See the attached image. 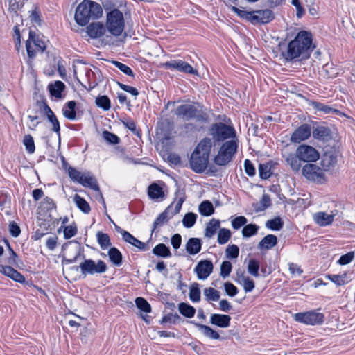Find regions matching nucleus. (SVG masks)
Segmentation results:
<instances>
[{"mask_svg":"<svg viewBox=\"0 0 355 355\" xmlns=\"http://www.w3.org/2000/svg\"><path fill=\"white\" fill-rule=\"evenodd\" d=\"M312 44L311 35L306 31H300L288 45L286 58L293 60L298 57L307 58Z\"/></svg>","mask_w":355,"mask_h":355,"instance_id":"f257e3e1","label":"nucleus"},{"mask_svg":"<svg viewBox=\"0 0 355 355\" xmlns=\"http://www.w3.org/2000/svg\"><path fill=\"white\" fill-rule=\"evenodd\" d=\"M102 15L103 9L99 3L91 0H84L76 7L74 19L78 25L84 26L90 20L98 19Z\"/></svg>","mask_w":355,"mask_h":355,"instance_id":"f03ea898","label":"nucleus"},{"mask_svg":"<svg viewBox=\"0 0 355 355\" xmlns=\"http://www.w3.org/2000/svg\"><path fill=\"white\" fill-rule=\"evenodd\" d=\"M106 30L113 36L122 35L125 28V19L123 13L118 9H114L107 14Z\"/></svg>","mask_w":355,"mask_h":355,"instance_id":"7ed1b4c3","label":"nucleus"},{"mask_svg":"<svg viewBox=\"0 0 355 355\" xmlns=\"http://www.w3.org/2000/svg\"><path fill=\"white\" fill-rule=\"evenodd\" d=\"M17 254L10 249V257L7 261L8 265L1 264L0 273L17 283L24 284L26 282L24 276L11 266L17 265Z\"/></svg>","mask_w":355,"mask_h":355,"instance_id":"20e7f679","label":"nucleus"},{"mask_svg":"<svg viewBox=\"0 0 355 355\" xmlns=\"http://www.w3.org/2000/svg\"><path fill=\"white\" fill-rule=\"evenodd\" d=\"M68 174L70 178L85 187H89L93 190L98 191L99 187L95 178L89 172H80L73 167L68 168Z\"/></svg>","mask_w":355,"mask_h":355,"instance_id":"39448f33","label":"nucleus"},{"mask_svg":"<svg viewBox=\"0 0 355 355\" xmlns=\"http://www.w3.org/2000/svg\"><path fill=\"white\" fill-rule=\"evenodd\" d=\"M237 147V142L235 140H230L225 142L214 158L216 164L225 166L228 164L236 153Z\"/></svg>","mask_w":355,"mask_h":355,"instance_id":"423d86ee","label":"nucleus"},{"mask_svg":"<svg viewBox=\"0 0 355 355\" xmlns=\"http://www.w3.org/2000/svg\"><path fill=\"white\" fill-rule=\"evenodd\" d=\"M26 48L28 57L31 58H34L37 53H42L46 49L44 37L36 35L34 31H30Z\"/></svg>","mask_w":355,"mask_h":355,"instance_id":"0eeeda50","label":"nucleus"},{"mask_svg":"<svg viewBox=\"0 0 355 355\" xmlns=\"http://www.w3.org/2000/svg\"><path fill=\"white\" fill-rule=\"evenodd\" d=\"M209 135L212 139L220 141L227 139L234 138L235 137V130L234 128L227 125L223 123L213 124L209 128Z\"/></svg>","mask_w":355,"mask_h":355,"instance_id":"6e6552de","label":"nucleus"},{"mask_svg":"<svg viewBox=\"0 0 355 355\" xmlns=\"http://www.w3.org/2000/svg\"><path fill=\"white\" fill-rule=\"evenodd\" d=\"M79 267L82 275L85 276L102 274L107 270V265L102 260L96 261L92 259H86L80 264Z\"/></svg>","mask_w":355,"mask_h":355,"instance_id":"1a4fd4ad","label":"nucleus"},{"mask_svg":"<svg viewBox=\"0 0 355 355\" xmlns=\"http://www.w3.org/2000/svg\"><path fill=\"white\" fill-rule=\"evenodd\" d=\"M295 320L309 325L320 324L324 320V315L318 311H311L306 313H298L295 315Z\"/></svg>","mask_w":355,"mask_h":355,"instance_id":"9d476101","label":"nucleus"},{"mask_svg":"<svg viewBox=\"0 0 355 355\" xmlns=\"http://www.w3.org/2000/svg\"><path fill=\"white\" fill-rule=\"evenodd\" d=\"M296 153L305 162H314L320 157V154L315 148L305 144L300 145L296 149Z\"/></svg>","mask_w":355,"mask_h":355,"instance_id":"9b49d317","label":"nucleus"},{"mask_svg":"<svg viewBox=\"0 0 355 355\" xmlns=\"http://www.w3.org/2000/svg\"><path fill=\"white\" fill-rule=\"evenodd\" d=\"M209 157L193 150L191 155L189 164L191 169L196 173H202L207 167Z\"/></svg>","mask_w":355,"mask_h":355,"instance_id":"f8f14e48","label":"nucleus"},{"mask_svg":"<svg viewBox=\"0 0 355 355\" xmlns=\"http://www.w3.org/2000/svg\"><path fill=\"white\" fill-rule=\"evenodd\" d=\"M337 210H331L330 211H320L313 214L312 218L315 224L320 227H327L331 225L334 218L337 216Z\"/></svg>","mask_w":355,"mask_h":355,"instance_id":"ddd939ff","label":"nucleus"},{"mask_svg":"<svg viewBox=\"0 0 355 355\" xmlns=\"http://www.w3.org/2000/svg\"><path fill=\"white\" fill-rule=\"evenodd\" d=\"M64 260L72 263L76 261L81 253V245L78 242L70 241L64 248Z\"/></svg>","mask_w":355,"mask_h":355,"instance_id":"4468645a","label":"nucleus"},{"mask_svg":"<svg viewBox=\"0 0 355 355\" xmlns=\"http://www.w3.org/2000/svg\"><path fill=\"white\" fill-rule=\"evenodd\" d=\"M302 171L303 175L309 180L320 182L323 179V170L315 164H306Z\"/></svg>","mask_w":355,"mask_h":355,"instance_id":"2eb2a0df","label":"nucleus"},{"mask_svg":"<svg viewBox=\"0 0 355 355\" xmlns=\"http://www.w3.org/2000/svg\"><path fill=\"white\" fill-rule=\"evenodd\" d=\"M164 65L168 69H175L180 72L191 74H197V71L194 69L191 65L180 60H171L169 62H166Z\"/></svg>","mask_w":355,"mask_h":355,"instance_id":"dca6fc26","label":"nucleus"},{"mask_svg":"<svg viewBox=\"0 0 355 355\" xmlns=\"http://www.w3.org/2000/svg\"><path fill=\"white\" fill-rule=\"evenodd\" d=\"M213 264L209 260L200 261L195 268V272L199 279L205 280L213 271Z\"/></svg>","mask_w":355,"mask_h":355,"instance_id":"f3484780","label":"nucleus"},{"mask_svg":"<svg viewBox=\"0 0 355 355\" xmlns=\"http://www.w3.org/2000/svg\"><path fill=\"white\" fill-rule=\"evenodd\" d=\"M311 135V127L304 124L298 127L291 135V141L293 143H300L309 139Z\"/></svg>","mask_w":355,"mask_h":355,"instance_id":"a211bd4d","label":"nucleus"},{"mask_svg":"<svg viewBox=\"0 0 355 355\" xmlns=\"http://www.w3.org/2000/svg\"><path fill=\"white\" fill-rule=\"evenodd\" d=\"M197 109L191 104H184L178 106L175 114L184 120H189L196 116Z\"/></svg>","mask_w":355,"mask_h":355,"instance_id":"6ab92c4d","label":"nucleus"},{"mask_svg":"<svg viewBox=\"0 0 355 355\" xmlns=\"http://www.w3.org/2000/svg\"><path fill=\"white\" fill-rule=\"evenodd\" d=\"M273 18V14L270 10L252 11V24H266L272 21Z\"/></svg>","mask_w":355,"mask_h":355,"instance_id":"aec40b11","label":"nucleus"},{"mask_svg":"<svg viewBox=\"0 0 355 355\" xmlns=\"http://www.w3.org/2000/svg\"><path fill=\"white\" fill-rule=\"evenodd\" d=\"M105 26L100 22L91 23L87 26V33L93 39L101 37L105 34Z\"/></svg>","mask_w":355,"mask_h":355,"instance_id":"412c9836","label":"nucleus"},{"mask_svg":"<svg viewBox=\"0 0 355 355\" xmlns=\"http://www.w3.org/2000/svg\"><path fill=\"white\" fill-rule=\"evenodd\" d=\"M236 282L241 285L245 293H250L254 288V282L250 277L243 272H236Z\"/></svg>","mask_w":355,"mask_h":355,"instance_id":"4be33fe9","label":"nucleus"},{"mask_svg":"<svg viewBox=\"0 0 355 355\" xmlns=\"http://www.w3.org/2000/svg\"><path fill=\"white\" fill-rule=\"evenodd\" d=\"M148 195L151 200L157 202L162 201L165 198L163 188L157 183H153L149 185Z\"/></svg>","mask_w":355,"mask_h":355,"instance_id":"5701e85b","label":"nucleus"},{"mask_svg":"<svg viewBox=\"0 0 355 355\" xmlns=\"http://www.w3.org/2000/svg\"><path fill=\"white\" fill-rule=\"evenodd\" d=\"M339 73V69L335 66L332 62H328L324 64L320 70L319 74L324 78H334Z\"/></svg>","mask_w":355,"mask_h":355,"instance_id":"b1692460","label":"nucleus"},{"mask_svg":"<svg viewBox=\"0 0 355 355\" xmlns=\"http://www.w3.org/2000/svg\"><path fill=\"white\" fill-rule=\"evenodd\" d=\"M202 248V241L198 238H190L185 244L186 252L190 255H196Z\"/></svg>","mask_w":355,"mask_h":355,"instance_id":"393cba45","label":"nucleus"},{"mask_svg":"<svg viewBox=\"0 0 355 355\" xmlns=\"http://www.w3.org/2000/svg\"><path fill=\"white\" fill-rule=\"evenodd\" d=\"M231 318L228 315L214 313L210 317V322L221 328H227L230 324Z\"/></svg>","mask_w":355,"mask_h":355,"instance_id":"a878e982","label":"nucleus"},{"mask_svg":"<svg viewBox=\"0 0 355 355\" xmlns=\"http://www.w3.org/2000/svg\"><path fill=\"white\" fill-rule=\"evenodd\" d=\"M212 146L213 142L211 139L204 138L200 141L194 150L209 157Z\"/></svg>","mask_w":355,"mask_h":355,"instance_id":"bb28decb","label":"nucleus"},{"mask_svg":"<svg viewBox=\"0 0 355 355\" xmlns=\"http://www.w3.org/2000/svg\"><path fill=\"white\" fill-rule=\"evenodd\" d=\"M313 137L320 141H327L331 139L330 130L324 126H318L313 130Z\"/></svg>","mask_w":355,"mask_h":355,"instance_id":"cd10ccee","label":"nucleus"},{"mask_svg":"<svg viewBox=\"0 0 355 355\" xmlns=\"http://www.w3.org/2000/svg\"><path fill=\"white\" fill-rule=\"evenodd\" d=\"M119 232L121 234L123 239L125 242L132 245L139 250H144L145 248V243L138 240L128 232L121 229H119Z\"/></svg>","mask_w":355,"mask_h":355,"instance_id":"c85d7f7f","label":"nucleus"},{"mask_svg":"<svg viewBox=\"0 0 355 355\" xmlns=\"http://www.w3.org/2000/svg\"><path fill=\"white\" fill-rule=\"evenodd\" d=\"M327 278L336 286H343L352 280V279L348 277V274L346 272L338 275H327Z\"/></svg>","mask_w":355,"mask_h":355,"instance_id":"c756f323","label":"nucleus"},{"mask_svg":"<svg viewBox=\"0 0 355 355\" xmlns=\"http://www.w3.org/2000/svg\"><path fill=\"white\" fill-rule=\"evenodd\" d=\"M277 243V238L273 234H268L263 237L259 243L258 247L261 250H270Z\"/></svg>","mask_w":355,"mask_h":355,"instance_id":"7c9ffc66","label":"nucleus"},{"mask_svg":"<svg viewBox=\"0 0 355 355\" xmlns=\"http://www.w3.org/2000/svg\"><path fill=\"white\" fill-rule=\"evenodd\" d=\"M76 103L74 101H69L62 108V113L65 118L69 120H74L76 117Z\"/></svg>","mask_w":355,"mask_h":355,"instance_id":"2f4dec72","label":"nucleus"},{"mask_svg":"<svg viewBox=\"0 0 355 355\" xmlns=\"http://www.w3.org/2000/svg\"><path fill=\"white\" fill-rule=\"evenodd\" d=\"M44 112L47 116V119L52 124V130L58 133L60 132V123L59 121L54 114L53 112L51 110V109L48 106L46 105L44 107Z\"/></svg>","mask_w":355,"mask_h":355,"instance_id":"473e14b6","label":"nucleus"},{"mask_svg":"<svg viewBox=\"0 0 355 355\" xmlns=\"http://www.w3.org/2000/svg\"><path fill=\"white\" fill-rule=\"evenodd\" d=\"M286 163L291 166L293 171H298L301 167V161L297 153H289L285 156Z\"/></svg>","mask_w":355,"mask_h":355,"instance_id":"72a5a7b5","label":"nucleus"},{"mask_svg":"<svg viewBox=\"0 0 355 355\" xmlns=\"http://www.w3.org/2000/svg\"><path fill=\"white\" fill-rule=\"evenodd\" d=\"M220 221L212 218L206 225L205 236L207 238H211L220 227Z\"/></svg>","mask_w":355,"mask_h":355,"instance_id":"f704fd0d","label":"nucleus"},{"mask_svg":"<svg viewBox=\"0 0 355 355\" xmlns=\"http://www.w3.org/2000/svg\"><path fill=\"white\" fill-rule=\"evenodd\" d=\"M73 201L76 207L84 214H89L91 208L89 203L78 194H75L73 197Z\"/></svg>","mask_w":355,"mask_h":355,"instance_id":"c9c22d12","label":"nucleus"},{"mask_svg":"<svg viewBox=\"0 0 355 355\" xmlns=\"http://www.w3.org/2000/svg\"><path fill=\"white\" fill-rule=\"evenodd\" d=\"M65 87L64 84L60 80L55 81L53 84H50L49 85V89L51 94L58 98H61L62 92H63Z\"/></svg>","mask_w":355,"mask_h":355,"instance_id":"e433bc0d","label":"nucleus"},{"mask_svg":"<svg viewBox=\"0 0 355 355\" xmlns=\"http://www.w3.org/2000/svg\"><path fill=\"white\" fill-rule=\"evenodd\" d=\"M337 162L336 157L331 153H325L322 158L321 164L324 171L329 170Z\"/></svg>","mask_w":355,"mask_h":355,"instance_id":"4c0bfd02","label":"nucleus"},{"mask_svg":"<svg viewBox=\"0 0 355 355\" xmlns=\"http://www.w3.org/2000/svg\"><path fill=\"white\" fill-rule=\"evenodd\" d=\"M196 325L198 330L206 337L215 340L220 338L219 334L211 327L201 324H196Z\"/></svg>","mask_w":355,"mask_h":355,"instance_id":"58836bf2","label":"nucleus"},{"mask_svg":"<svg viewBox=\"0 0 355 355\" xmlns=\"http://www.w3.org/2000/svg\"><path fill=\"white\" fill-rule=\"evenodd\" d=\"M108 256L111 262L116 266H120L122 263V254L116 248H111L108 251Z\"/></svg>","mask_w":355,"mask_h":355,"instance_id":"ea45409f","label":"nucleus"},{"mask_svg":"<svg viewBox=\"0 0 355 355\" xmlns=\"http://www.w3.org/2000/svg\"><path fill=\"white\" fill-rule=\"evenodd\" d=\"M171 207H168L164 212L160 214L154 222V226H161L167 222L174 216V213H171Z\"/></svg>","mask_w":355,"mask_h":355,"instance_id":"a19ab883","label":"nucleus"},{"mask_svg":"<svg viewBox=\"0 0 355 355\" xmlns=\"http://www.w3.org/2000/svg\"><path fill=\"white\" fill-rule=\"evenodd\" d=\"M180 313L189 318H193L196 313V309L191 305L182 302L178 306Z\"/></svg>","mask_w":355,"mask_h":355,"instance_id":"79ce46f5","label":"nucleus"},{"mask_svg":"<svg viewBox=\"0 0 355 355\" xmlns=\"http://www.w3.org/2000/svg\"><path fill=\"white\" fill-rule=\"evenodd\" d=\"M310 105H311L316 111L321 112L324 114H330L338 112L336 110L329 107V105L316 101H311L310 103Z\"/></svg>","mask_w":355,"mask_h":355,"instance_id":"37998d69","label":"nucleus"},{"mask_svg":"<svg viewBox=\"0 0 355 355\" xmlns=\"http://www.w3.org/2000/svg\"><path fill=\"white\" fill-rule=\"evenodd\" d=\"M198 209L200 214L205 216H211L214 211L213 205L208 200L201 202L199 205Z\"/></svg>","mask_w":355,"mask_h":355,"instance_id":"c03bdc74","label":"nucleus"},{"mask_svg":"<svg viewBox=\"0 0 355 355\" xmlns=\"http://www.w3.org/2000/svg\"><path fill=\"white\" fill-rule=\"evenodd\" d=\"M96 239L102 250H105L111 245L110 237L107 234L98 232L96 234Z\"/></svg>","mask_w":355,"mask_h":355,"instance_id":"a18cd8bd","label":"nucleus"},{"mask_svg":"<svg viewBox=\"0 0 355 355\" xmlns=\"http://www.w3.org/2000/svg\"><path fill=\"white\" fill-rule=\"evenodd\" d=\"M153 252L159 257H168L171 256V252L169 248L163 243L157 245L153 250Z\"/></svg>","mask_w":355,"mask_h":355,"instance_id":"49530a36","label":"nucleus"},{"mask_svg":"<svg viewBox=\"0 0 355 355\" xmlns=\"http://www.w3.org/2000/svg\"><path fill=\"white\" fill-rule=\"evenodd\" d=\"M232 233L230 230L226 228H221L218 234V243L220 245L225 244L230 240Z\"/></svg>","mask_w":355,"mask_h":355,"instance_id":"de8ad7c7","label":"nucleus"},{"mask_svg":"<svg viewBox=\"0 0 355 355\" xmlns=\"http://www.w3.org/2000/svg\"><path fill=\"white\" fill-rule=\"evenodd\" d=\"M189 298L193 302L200 300V291L197 283L193 284L189 288Z\"/></svg>","mask_w":355,"mask_h":355,"instance_id":"09e8293b","label":"nucleus"},{"mask_svg":"<svg viewBox=\"0 0 355 355\" xmlns=\"http://www.w3.org/2000/svg\"><path fill=\"white\" fill-rule=\"evenodd\" d=\"M259 261L252 259H250L248 264V272L254 277H259Z\"/></svg>","mask_w":355,"mask_h":355,"instance_id":"8fccbe9b","label":"nucleus"},{"mask_svg":"<svg viewBox=\"0 0 355 355\" xmlns=\"http://www.w3.org/2000/svg\"><path fill=\"white\" fill-rule=\"evenodd\" d=\"M197 217V214L193 212L186 214L182 219V224L184 227L187 228L193 227L196 222Z\"/></svg>","mask_w":355,"mask_h":355,"instance_id":"3c124183","label":"nucleus"},{"mask_svg":"<svg viewBox=\"0 0 355 355\" xmlns=\"http://www.w3.org/2000/svg\"><path fill=\"white\" fill-rule=\"evenodd\" d=\"M259 226L255 224H249L244 226L242 230V236L243 237H250L257 234Z\"/></svg>","mask_w":355,"mask_h":355,"instance_id":"603ef678","label":"nucleus"},{"mask_svg":"<svg viewBox=\"0 0 355 355\" xmlns=\"http://www.w3.org/2000/svg\"><path fill=\"white\" fill-rule=\"evenodd\" d=\"M204 295L207 301H218L220 298L219 292L213 288L204 289Z\"/></svg>","mask_w":355,"mask_h":355,"instance_id":"864d4df0","label":"nucleus"},{"mask_svg":"<svg viewBox=\"0 0 355 355\" xmlns=\"http://www.w3.org/2000/svg\"><path fill=\"white\" fill-rule=\"evenodd\" d=\"M23 144L24 145L26 151L29 154H33L35 152V146L33 138L30 135H26L24 136L23 139Z\"/></svg>","mask_w":355,"mask_h":355,"instance_id":"5fc2aeb1","label":"nucleus"},{"mask_svg":"<svg viewBox=\"0 0 355 355\" xmlns=\"http://www.w3.org/2000/svg\"><path fill=\"white\" fill-rule=\"evenodd\" d=\"M135 304L137 307L144 312L145 313H150L151 311V307L149 303L142 297H137L135 300Z\"/></svg>","mask_w":355,"mask_h":355,"instance_id":"6e6d98bb","label":"nucleus"},{"mask_svg":"<svg viewBox=\"0 0 355 355\" xmlns=\"http://www.w3.org/2000/svg\"><path fill=\"white\" fill-rule=\"evenodd\" d=\"M231 9L241 18L245 19L252 23V11H247L244 9H240L235 6H232Z\"/></svg>","mask_w":355,"mask_h":355,"instance_id":"4d7b16f0","label":"nucleus"},{"mask_svg":"<svg viewBox=\"0 0 355 355\" xmlns=\"http://www.w3.org/2000/svg\"><path fill=\"white\" fill-rule=\"evenodd\" d=\"M96 104L98 107L104 110H108L110 108V101L107 96H101L96 98Z\"/></svg>","mask_w":355,"mask_h":355,"instance_id":"13d9d810","label":"nucleus"},{"mask_svg":"<svg viewBox=\"0 0 355 355\" xmlns=\"http://www.w3.org/2000/svg\"><path fill=\"white\" fill-rule=\"evenodd\" d=\"M266 226L267 228L270 229L272 230H279L282 226L283 223L280 218H275L266 222Z\"/></svg>","mask_w":355,"mask_h":355,"instance_id":"bf43d9fd","label":"nucleus"},{"mask_svg":"<svg viewBox=\"0 0 355 355\" xmlns=\"http://www.w3.org/2000/svg\"><path fill=\"white\" fill-rule=\"evenodd\" d=\"M259 173L261 179H268L271 175L270 166L268 164H260Z\"/></svg>","mask_w":355,"mask_h":355,"instance_id":"052dcab7","label":"nucleus"},{"mask_svg":"<svg viewBox=\"0 0 355 355\" xmlns=\"http://www.w3.org/2000/svg\"><path fill=\"white\" fill-rule=\"evenodd\" d=\"M247 221H248L247 218L245 216H240L235 217L231 221L232 227L234 230H239L242 226L245 225V224L247 223Z\"/></svg>","mask_w":355,"mask_h":355,"instance_id":"680f3d73","label":"nucleus"},{"mask_svg":"<svg viewBox=\"0 0 355 355\" xmlns=\"http://www.w3.org/2000/svg\"><path fill=\"white\" fill-rule=\"evenodd\" d=\"M112 63L113 64V65H114L116 68H118L121 71H122L125 74L132 77L134 76V73L132 69L125 64L115 60L112 61Z\"/></svg>","mask_w":355,"mask_h":355,"instance_id":"e2e57ef3","label":"nucleus"},{"mask_svg":"<svg viewBox=\"0 0 355 355\" xmlns=\"http://www.w3.org/2000/svg\"><path fill=\"white\" fill-rule=\"evenodd\" d=\"M232 266L230 261H223L220 266V276L223 279L227 277L232 271Z\"/></svg>","mask_w":355,"mask_h":355,"instance_id":"0e129e2a","label":"nucleus"},{"mask_svg":"<svg viewBox=\"0 0 355 355\" xmlns=\"http://www.w3.org/2000/svg\"><path fill=\"white\" fill-rule=\"evenodd\" d=\"M103 137L110 144H116L119 142V139L116 135L106 130L103 132Z\"/></svg>","mask_w":355,"mask_h":355,"instance_id":"69168bd1","label":"nucleus"},{"mask_svg":"<svg viewBox=\"0 0 355 355\" xmlns=\"http://www.w3.org/2000/svg\"><path fill=\"white\" fill-rule=\"evenodd\" d=\"M224 288L226 294L230 297L236 296L239 292L236 286L230 282H227L224 284Z\"/></svg>","mask_w":355,"mask_h":355,"instance_id":"338daca9","label":"nucleus"},{"mask_svg":"<svg viewBox=\"0 0 355 355\" xmlns=\"http://www.w3.org/2000/svg\"><path fill=\"white\" fill-rule=\"evenodd\" d=\"M225 253L227 258L235 259L239 256V249L237 245H232L227 248Z\"/></svg>","mask_w":355,"mask_h":355,"instance_id":"774afa93","label":"nucleus"}]
</instances>
